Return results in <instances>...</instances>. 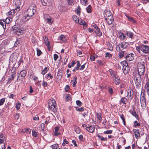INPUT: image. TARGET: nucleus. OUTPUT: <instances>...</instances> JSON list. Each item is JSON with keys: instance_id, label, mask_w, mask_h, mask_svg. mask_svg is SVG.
<instances>
[{"instance_id": "obj_1", "label": "nucleus", "mask_w": 149, "mask_h": 149, "mask_svg": "<svg viewBox=\"0 0 149 149\" xmlns=\"http://www.w3.org/2000/svg\"><path fill=\"white\" fill-rule=\"evenodd\" d=\"M36 7L34 5H32L30 6L27 9V11L26 12V16L25 15L24 17V19L26 20H28L30 17L32 16L36 13Z\"/></svg>"}, {"instance_id": "obj_2", "label": "nucleus", "mask_w": 149, "mask_h": 149, "mask_svg": "<svg viewBox=\"0 0 149 149\" xmlns=\"http://www.w3.org/2000/svg\"><path fill=\"white\" fill-rule=\"evenodd\" d=\"M49 110L54 112L56 111L57 107L55 100L53 99H50L48 103Z\"/></svg>"}, {"instance_id": "obj_3", "label": "nucleus", "mask_w": 149, "mask_h": 149, "mask_svg": "<svg viewBox=\"0 0 149 149\" xmlns=\"http://www.w3.org/2000/svg\"><path fill=\"white\" fill-rule=\"evenodd\" d=\"M109 71L114 83L116 85H118L120 82L119 77L117 75L116 72L111 69L109 70Z\"/></svg>"}, {"instance_id": "obj_4", "label": "nucleus", "mask_w": 149, "mask_h": 149, "mask_svg": "<svg viewBox=\"0 0 149 149\" xmlns=\"http://www.w3.org/2000/svg\"><path fill=\"white\" fill-rule=\"evenodd\" d=\"M13 33L17 35H20L22 34V28L19 25H16L12 27Z\"/></svg>"}, {"instance_id": "obj_5", "label": "nucleus", "mask_w": 149, "mask_h": 149, "mask_svg": "<svg viewBox=\"0 0 149 149\" xmlns=\"http://www.w3.org/2000/svg\"><path fill=\"white\" fill-rule=\"evenodd\" d=\"M140 74L136 73L134 76V80L136 88L140 87L141 85V79Z\"/></svg>"}, {"instance_id": "obj_6", "label": "nucleus", "mask_w": 149, "mask_h": 149, "mask_svg": "<svg viewBox=\"0 0 149 149\" xmlns=\"http://www.w3.org/2000/svg\"><path fill=\"white\" fill-rule=\"evenodd\" d=\"M129 45V44L128 42H123L121 43L116 45V50L117 51H120L121 50L120 47L122 49H125Z\"/></svg>"}, {"instance_id": "obj_7", "label": "nucleus", "mask_w": 149, "mask_h": 149, "mask_svg": "<svg viewBox=\"0 0 149 149\" xmlns=\"http://www.w3.org/2000/svg\"><path fill=\"white\" fill-rule=\"evenodd\" d=\"M105 19L107 23L109 25L111 24L113 22V15L110 12L108 14H105Z\"/></svg>"}, {"instance_id": "obj_8", "label": "nucleus", "mask_w": 149, "mask_h": 149, "mask_svg": "<svg viewBox=\"0 0 149 149\" xmlns=\"http://www.w3.org/2000/svg\"><path fill=\"white\" fill-rule=\"evenodd\" d=\"M121 64L123 67L122 69L124 74H126L128 73L130 69L127 62L125 61L121 62Z\"/></svg>"}, {"instance_id": "obj_9", "label": "nucleus", "mask_w": 149, "mask_h": 149, "mask_svg": "<svg viewBox=\"0 0 149 149\" xmlns=\"http://www.w3.org/2000/svg\"><path fill=\"white\" fill-rule=\"evenodd\" d=\"M26 71L25 70H22L21 71L18 76V79L21 81H22L25 79Z\"/></svg>"}, {"instance_id": "obj_10", "label": "nucleus", "mask_w": 149, "mask_h": 149, "mask_svg": "<svg viewBox=\"0 0 149 149\" xmlns=\"http://www.w3.org/2000/svg\"><path fill=\"white\" fill-rule=\"evenodd\" d=\"M141 51L144 53L147 54L149 52V47L147 45H141Z\"/></svg>"}, {"instance_id": "obj_11", "label": "nucleus", "mask_w": 149, "mask_h": 149, "mask_svg": "<svg viewBox=\"0 0 149 149\" xmlns=\"http://www.w3.org/2000/svg\"><path fill=\"white\" fill-rule=\"evenodd\" d=\"M134 55L132 53L126 54L125 58L126 59L129 61L133 60L134 58Z\"/></svg>"}, {"instance_id": "obj_12", "label": "nucleus", "mask_w": 149, "mask_h": 149, "mask_svg": "<svg viewBox=\"0 0 149 149\" xmlns=\"http://www.w3.org/2000/svg\"><path fill=\"white\" fill-rule=\"evenodd\" d=\"M21 2L19 0H17L15 4V10L16 12H18L19 10V8L20 6Z\"/></svg>"}, {"instance_id": "obj_13", "label": "nucleus", "mask_w": 149, "mask_h": 149, "mask_svg": "<svg viewBox=\"0 0 149 149\" xmlns=\"http://www.w3.org/2000/svg\"><path fill=\"white\" fill-rule=\"evenodd\" d=\"M95 127L94 125H91L89 127H87L86 128V130L89 132L93 133L95 131Z\"/></svg>"}, {"instance_id": "obj_14", "label": "nucleus", "mask_w": 149, "mask_h": 149, "mask_svg": "<svg viewBox=\"0 0 149 149\" xmlns=\"http://www.w3.org/2000/svg\"><path fill=\"white\" fill-rule=\"evenodd\" d=\"M140 102L141 105L142 107H146V99L145 97L144 96H143L141 97Z\"/></svg>"}, {"instance_id": "obj_15", "label": "nucleus", "mask_w": 149, "mask_h": 149, "mask_svg": "<svg viewBox=\"0 0 149 149\" xmlns=\"http://www.w3.org/2000/svg\"><path fill=\"white\" fill-rule=\"evenodd\" d=\"M127 96L129 100H131L133 97V92L132 90H129L127 92Z\"/></svg>"}, {"instance_id": "obj_16", "label": "nucleus", "mask_w": 149, "mask_h": 149, "mask_svg": "<svg viewBox=\"0 0 149 149\" xmlns=\"http://www.w3.org/2000/svg\"><path fill=\"white\" fill-rule=\"evenodd\" d=\"M137 66L138 69L145 68V63L144 62H139L138 63Z\"/></svg>"}, {"instance_id": "obj_17", "label": "nucleus", "mask_w": 149, "mask_h": 149, "mask_svg": "<svg viewBox=\"0 0 149 149\" xmlns=\"http://www.w3.org/2000/svg\"><path fill=\"white\" fill-rule=\"evenodd\" d=\"M45 19L47 20V22L49 24H51L52 23V19L48 15H46L44 17Z\"/></svg>"}, {"instance_id": "obj_18", "label": "nucleus", "mask_w": 149, "mask_h": 149, "mask_svg": "<svg viewBox=\"0 0 149 149\" xmlns=\"http://www.w3.org/2000/svg\"><path fill=\"white\" fill-rule=\"evenodd\" d=\"M58 40L61 42H65L66 41V39L65 36L63 35H61L59 36Z\"/></svg>"}, {"instance_id": "obj_19", "label": "nucleus", "mask_w": 149, "mask_h": 149, "mask_svg": "<svg viewBox=\"0 0 149 149\" xmlns=\"http://www.w3.org/2000/svg\"><path fill=\"white\" fill-rule=\"evenodd\" d=\"M136 139H137L140 137V133L139 130L134 129L133 130Z\"/></svg>"}, {"instance_id": "obj_20", "label": "nucleus", "mask_w": 149, "mask_h": 149, "mask_svg": "<svg viewBox=\"0 0 149 149\" xmlns=\"http://www.w3.org/2000/svg\"><path fill=\"white\" fill-rule=\"evenodd\" d=\"M4 136V134L0 135V144H1L5 143L4 142L5 139Z\"/></svg>"}, {"instance_id": "obj_21", "label": "nucleus", "mask_w": 149, "mask_h": 149, "mask_svg": "<svg viewBox=\"0 0 149 149\" xmlns=\"http://www.w3.org/2000/svg\"><path fill=\"white\" fill-rule=\"evenodd\" d=\"M145 70V68H139L138 69V74H140V75H143L144 74Z\"/></svg>"}, {"instance_id": "obj_22", "label": "nucleus", "mask_w": 149, "mask_h": 149, "mask_svg": "<svg viewBox=\"0 0 149 149\" xmlns=\"http://www.w3.org/2000/svg\"><path fill=\"white\" fill-rule=\"evenodd\" d=\"M58 9L61 12H63L65 11V7L64 6L60 5L58 6Z\"/></svg>"}, {"instance_id": "obj_23", "label": "nucleus", "mask_w": 149, "mask_h": 149, "mask_svg": "<svg viewBox=\"0 0 149 149\" xmlns=\"http://www.w3.org/2000/svg\"><path fill=\"white\" fill-rule=\"evenodd\" d=\"M125 33L127 36L131 38H132L133 37V33L130 31H126L125 32Z\"/></svg>"}, {"instance_id": "obj_24", "label": "nucleus", "mask_w": 149, "mask_h": 149, "mask_svg": "<svg viewBox=\"0 0 149 149\" xmlns=\"http://www.w3.org/2000/svg\"><path fill=\"white\" fill-rule=\"evenodd\" d=\"M95 29L96 30H95V32L97 36L99 37L101 36L102 35V33L100 31V29L97 28Z\"/></svg>"}, {"instance_id": "obj_25", "label": "nucleus", "mask_w": 149, "mask_h": 149, "mask_svg": "<svg viewBox=\"0 0 149 149\" xmlns=\"http://www.w3.org/2000/svg\"><path fill=\"white\" fill-rule=\"evenodd\" d=\"M119 52L118 53V56L119 58H121L123 57L125 55V51H119Z\"/></svg>"}, {"instance_id": "obj_26", "label": "nucleus", "mask_w": 149, "mask_h": 149, "mask_svg": "<svg viewBox=\"0 0 149 149\" xmlns=\"http://www.w3.org/2000/svg\"><path fill=\"white\" fill-rule=\"evenodd\" d=\"M130 113L133 116L135 117L136 118L138 117V116L137 115L134 108H133L132 111H130Z\"/></svg>"}, {"instance_id": "obj_27", "label": "nucleus", "mask_w": 149, "mask_h": 149, "mask_svg": "<svg viewBox=\"0 0 149 149\" xmlns=\"http://www.w3.org/2000/svg\"><path fill=\"white\" fill-rule=\"evenodd\" d=\"M59 129V127H56L55 128L54 134L56 136H57L60 134V133L58 132Z\"/></svg>"}, {"instance_id": "obj_28", "label": "nucleus", "mask_w": 149, "mask_h": 149, "mask_svg": "<svg viewBox=\"0 0 149 149\" xmlns=\"http://www.w3.org/2000/svg\"><path fill=\"white\" fill-rule=\"evenodd\" d=\"M119 35V38L123 40L126 37L125 35L123 33L120 32Z\"/></svg>"}, {"instance_id": "obj_29", "label": "nucleus", "mask_w": 149, "mask_h": 149, "mask_svg": "<svg viewBox=\"0 0 149 149\" xmlns=\"http://www.w3.org/2000/svg\"><path fill=\"white\" fill-rule=\"evenodd\" d=\"M6 22L3 20H0V24L4 29H5L6 27Z\"/></svg>"}, {"instance_id": "obj_30", "label": "nucleus", "mask_w": 149, "mask_h": 149, "mask_svg": "<svg viewBox=\"0 0 149 149\" xmlns=\"http://www.w3.org/2000/svg\"><path fill=\"white\" fill-rule=\"evenodd\" d=\"M67 2L68 4L70 6H72L74 5V1L72 0H67Z\"/></svg>"}, {"instance_id": "obj_31", "label": "nucleus", "mask_w": 149, "mask_h": 149, "mask_svg": "<svg viewBox=\"0 0 149 149\" xmlns=\"http://www.w3.org/2000/svg\"><path fill=\"white\" fill-rule=\"evenodd\" d=\"M49 68L47 67L45 68L44 70H42L41 73L43 75L45 74L49 70Z\"/></svg>"}, {"instance_id": "obj_32", "label": "nucleus", "mask_w": 149, "mask_h": 149, "mask_svg": "<svg viewBox=\"0 0 149 149\" xmlns=\"http://www.w3.org/2000/svg\"><path fill=\"white\" fill-rule=\"evenodd\" d=\"M75 23H77L79 20V17L76 15H74L72 17Z\"/></svg>"}, {"instance_id": "obj_33", "label": "nucleus", "mask_w": 149, "mask_h": 149, "mask_svg": "<svg viewBox=\"0 0 149 149\" xmlns=\"http://www.w3.org/2000/svg\"><path fill=\"white\" fill-rule=\"evenodd\" d=\"M96 114L97 116V119L99 121V122H100L102 118L101 114L99 113H97Z\"/></svg>"}, {"instance_id": "obj_34", "label": "nucleus", "mask_w": 149, "mask_h": 149, "mask_svg": "<svg viewBox=\"0 0 149 149\" xmlns=\"http://www.w3.org/2000/svg\"><path fill=\"white\" fill-rule=\"evenodd\" d=\"M45 42L46 45L49 47V43L48 40V38L46 37H45L44 38Z\"/></svg>"}, {"instance_id": "obj_35", "label": "nucleus", "mask_w": 149, "mask_h": 149, "mask_svg": "<svg viewBox=\"0 0 149 149\" xmlns=\"http://www.w3.org/2000/svg\"><path fill=\"white\" fill-rule=\"evenodd\" d=\"M15 9L11 10L8 12V14L12 15H14L15 13Z\"/></svg>"}, {"instance_id": "obj_36", "label": "nucleus", "mask_w": 149, "mask_h": 149, "mask_svg": "<svg viewBox=\"0 0 149 149\" xmlns=\"http://www.w3.org/2000/svg\"><path fill=\"white\" fill-rule=\"evenodd\" d=\"M120 102H122L123 104H126L127 102V99L124 97H122L120 100Z\"/></svg>"}, {"instance_id": "obj_37", "label": "nucleus", "mask_w": 149, "mask_h": 149, "mask_svg": "<svg viewBox=\"0 0 149 149\" xmlns=\"http://www.w3.org/2000/svg\"><path fill=\"white\" fill-rule=\"evenodd\" d=\"M45 125L44 123H42L40 125V130L42 131H44L45 128Z\"/></svg>"}, {"instance_id": "obj_38", "label": "nucleus", "mask_w": 149, "mask_h": 149, "mask_svg": "<svg viewBox=\"0 0 149 149\" xmlns=\"http://www.w3.org/2000/svg\"><path fill=\"white\" fill-rule=\"evenodd\" d=\"M87 1V0H80V1L82 5L86 6L88 4Z\"/></svg>"}, {"instance_id": "obj_39", "label": "nucleus", "mask_w": 149, "mask_h": 149, "mask_svg": "<svg viewBox=\"0 0 149 149\" xmlns=\"http://www.w3.org/2000/svg\"><path fill=\"white\" fill-rule=\"evenodd\" d=\"M77 77H76L75 76L74 77L73 80V87H75L76 86V84L77 83Z\"/></svg>"}, {"instance_id": "obj_40", "label": "nucleus", "mask_w": 149, "mask_h": 149, "mask_svg": "<svg viewBox=\"0 0 149 149\" xmlns=\"http://www.w3.org/2000/svg\"><path fill=\"white\" fill-rule=\"evenodd\" d=\"M120 117L121 118V119L122 120H123V124L124 125H126V122H125V118L124 117V115L123 114H121L120 115Z\"/></svg>"}, {"instance_id": "obj_41", "label": "nucleus", "mask_w": 149, "mask_h": 149, "mask_svg": "<svg viewBox=\"0 0 149 149\" xmlns=\"http://www.w3.org/2000/svg\"><path fill=\"white\" fill-rule=\"evenodd\" d=\"M81 8L79 6H78L77 7V8L76 10V11L77 14L78 15H79L80 14Z\"/></svg>"}, {"instance_id": "obj_42", "label": "nucleus", "mask_w": 149, "mask_h": 149, "mask_svg": "<svg viewBox=\"0 0 149 149\" xmlns=\"http://www.w3.org/2000/svg\"><path fill=\"white\" fill-rule=\"evenodd\" d=\"M45 77L47 79L49 80L50 79H51L53 78V76L51 75V74L49 73L46 75Z\"/></svg>"}, {"instance_id": "obj_43", "label": "nucleus", "mask_w": 149, "mask_h": 149, "mask_svg": "<svg viewBox=\"0 0 149 149\" xmlns=\"http://www.w3.org/2000/svg\"><path fill=\"white\" fill-rule=\"evenodd\" d=\"M91 5H89L86 8V10L87 13H90L91 12Z\"/></svg>"}, {"instance_id": "obj_44", "label": "nucleus", "mask_w": 149, "mask_h": 149, "mask_svg": "<svg viewBox=\"0 0 149 149\" xmlns=\"http://www.w3.org/2000/svg\"><path fill=\"white\" fill-rule=\"evenodd\" d=\"M12 19L10 17H7L6 19V23L9 24L12 21Z\"/></svg>"}, {"instance_id": "obj_45", "label": "nucleus", "mask_w": 149, "mask_h": 149, "mask_svg": "<svg viewBox=\"0 0 149 149\" xmlns=\"http://www.w3.org/2000/svg\"><path fill=\"white\" fill-rule=\"evenodd\" d=\"M105 57L106 58H107V57H108L109 58H110L111 57H112V54H110L109 52H106L105 54Z\"/></svg>"}, {"instance_id": "obj_46", "label": "nucleus", "mask_w": 149, "mask_h": 149, "mask_svg": "<svg viewBox=\"0 0 149 149\" xmlns=\"http://www.w3.org/2000/svg\"><path fill=\"white\" fill-rule=\"evenodd\" d=\"M5 98H2L1 99H0V106L2 105L5 102Z\"/></svg>"}, {"instance_id": "obj_47", "label": "nucleus", "mask_w": 149, "mask_h": 149, "mask_svg": "<svg viewBox=\"0 0 149 149\" xmlns=\"http://www.w3.org/2000/svg\"><path fill=\"white\" fill-rule=\"evenodd\" d=\"M76 63L74 61H72L71 64H70L68 65V67L69 68H70L72 67H73L74 66V65Z\"/></svg>"}, {"instance_id": "obj_48", "label": "nucleus", "mask_w": 149, "mask_h": 149, "mask_svg": "<svg viewBox=\"0 0 149 149\" xmlns=\"http://www.w3.org/2000/svg\"><path fill=\"white\" fill-rule=\"evenodd\" d=\"M113 131L111 130H107L106 131H105L103 133L104 134H111L112 133Z\"/></svg>"}, {"instance_id": "obj_49", "label": "nucleus", "mask_w": 149, "mask_h": 149, "mask_svg": "<svg viewBox=\"0 0 149 149\" xmlns=\"http://www.w3.org/2000/svg\"><path fill=\"white\" fill-rule=\"evenodd\" d=\"M21 104L20 103H17L16 104L15 107L17 110H19L20 108Z\"/></svg>"}, {"instance_id": "obj_50", "label": "nucleus", "mask_w": 149, "mask_h": 149, "mask_svg": "<svg viewBox=\"0 0 149 149\" xmlns=\"http://www.w3.org/2000/svg\"><path fill=\"white\" fill-rule=\"evenodd\" d=\"M140 124L137 121H135L134 122V127H136L137 126H139L140 125Z\"/></svg>"}, {"instance_id": "obj_51", "label": "nucleus", "mask_w": 149, "mask_h": 149, "mask_svg": "<svg viewBox=\"0 0 149 149\" xmlns=\"http://www.w3.org/2000/svg\"><path fill=\"white\" fill-rule=\"evenodd\" d=\"M70 99V95L68 94L66 95L65 96V100H66L68 101Z\"/></svg>"}, {"instance_id": "obj_52", "label": "nucleus", "mask_w": 149, "mask_h": 149, "mask_svg": "<svg viewBox=\"0 0 149 149\" xmlns=\"http://www.w3.org/2000/svg\"><path fill=\"white\" fill-rule=\"evenodd\" d=\"M42 54L41 51L39 49H37V54L38 56H40Z\"/></svg>"}, {"instance_id": "obj_53", "label": "nucleus", "mask_w": 149, "mask_h": 149, "mask_svg": "<svg viewBox=\"0 0 149 149\" xmlns=\"http://www.w3.org/2000/svg\"><path fill=\"white\" fill-rule=\"evenodd\" d=\"M76 102L77 105L79 106H81L82 104V103L79 100L76 101Z\"/></svg>"}, {"instance_id": "obj_54", "label": "nucleus", "mask_w": 149, "mask_h": 149, "mask_svg": "<svg viewBox=\"0 0 149 149\" xmlns=\"http://www.w3.org/2000/svg\"><path fill=\"white\" fill-rule=\"evenodd\" d=\"M141 45L138 46H136V49L139 53L140 52V50H141Z\"/></svg>"}, {"instance_id": "obj_55", "label": "nucleus", "mask_w": 149, "mask_h": 149, "mask_svg": "<svg viewBox=\"0 0 149 149\" xmlns=\"http://www.w3.org/2000/svg\"><path fill=\"white\" fill-rule=\"evenodd\" d=\"M5 143L0 144V149H5Z\"/></svg>"}, {"instance_id": "obj_56", "label": "nucleus", "mask_w": 149, "mask_h": 149, "mask_svg": "<svg viewBox=\"0 0 149 149\" xmlns=\"http://www.w3.org/2000/svg\"><path fill=\"white\" fill-rule=\"evenodd\" d=\"M76 110L79 111H84L83 107L78 108L76 109Z\"/></svg>"}, {"instance_id": "obj_57", "label": "nucleus", "mask_w": 149, "mask_h": 149, "mask_svg": "<svg viewBox=\"0 0 149 149\" xmlns=\"http://www.w3.org/2000/svg\"><path fill=\"white\" fill-rule=\"evenodd\" d=\"M40 1L43 6H47V3L44 0H40Z\"/></svg>"}, {"instance_id": "obj_58", "label": "nucleus", "mask_w": 149, "mask_h": 149, "mask_svg": "<svg viewBox=\"0 0 149 149\" xmlns=\"http://www.w3.org/2000/svg\"><path fill=\"white\" fill-rule=\"evenodd\" d=\"M42 85L44 87H46L47 86V82L43 81L42 82Z\"/></svg>"}, {"instance_id": "obj_59", "label": "nucleus", "mask_w": 149, "mask_h": 149, "mask_svg": "<svg viewBox=\"0 0 149 149\" xmlns=\"http://www.w3.org/2000/svg\"><path fill=\"white\" fill-rule=\"evenodd\" d=\"M58 145L57 144H54L52 145V148L53 149H56L58 147Z\"/></svg>"}, {"instance_id": "obj_60", "label": "nucleus", "mask_w": 149, "mask_h": 149, "mask_svg": "<svg viewBox=\"0 0 149 149\" xmlns=\"http://www.w3.org/2000/svg\"><path fill=\"white\" fill-rule=\"evenodd\" d=\"M75 131L77 134H79L81 132V130L79 127L76 128V129H75Z\"/></svg>"}, {"instance_id": "obj_61", "label": "nucleus", "mask_w": 149, "mask_h": 149, "mask_svg": "<svg viewBox=\"0 0 149 149\" xmlns=\"http://www.w3.org/2000/svg\"><path fill=\"white\" fill-rule=\"evenodd\" d=\"M32 135L34 137H36L38 135V133L34 131H32Z\"/></svg>"}, {"instance_id": "obj_62", "label": "nucleus", "mask_w": 149, "mask_h": 149, "mask_svg": "<svg viewBox=\"0 0 149 149\" xmlns=\"http://www.w3.org/2000/svg\"><path fill=\"white\" fill-rule=\"evenodd\" d=\"M78 23L79 24H80L81 25H85V22L83 20L81 21L80 20H79L78 21Z\"/></svg>"}, {"instance_id": "obj_63", "label": "nucleus", "mask_w": 149, "mask_h": 149, "mask_svg": "<svg viewBox=\"0 0 149 149\" xmlns=\"http://www.w3.org/2000/svg\"><path fill=\"white\" fill-rule=\"evenodd\" d=\"M125 15L128 18L129 21L131 22L132 21L133 19V18L129 17L126 14H125Z\"/></svg>"}, {"instance_id": "obj_64", "label": "nucleus", "mask_w": 149, "mask_h": 149, "mask_svg": "<svg viewBox=\"0 0 149 149\" xmlns=\"http://www.w3.org/2000/svg\"><path fill=\"white\" fill-rule=\"evenodd\" d=\"M58 58V56L56 54H55L54 55V59L55 61H56Z\"/></svg>"}]
</instances>
